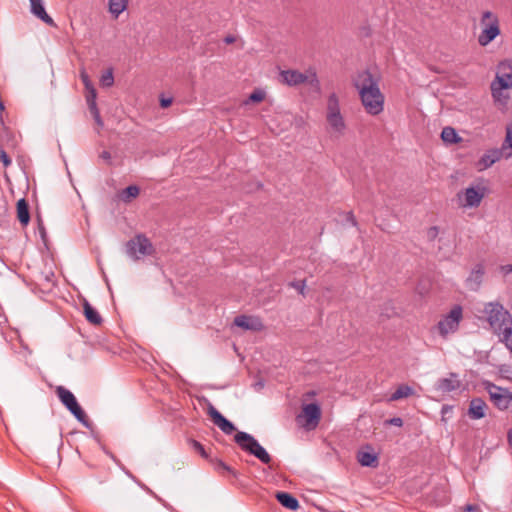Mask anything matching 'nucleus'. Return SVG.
I'll return each mask as SVG.
<instances>
[{
	"label": "nucleus",
	"instance_id": "obj_43",
	"mask_svg": "<svg viewBox=\"0 0 512 512\" xmlns=\"http://www.w3.org/2000/svg\"><path fill=\"white\" fill-rule=\"evenodd\" d=\"M172 104V98H161L160 106L162 108H168Z\"/></svg>",
	"mask_w": 512,
	"mask_h": 512
},
{
	"label": "nucleus",
	"instance_id": "obj_30",
	"mask_svg": "<svg viewBox=\"0 0 512 512\" xmlns=\"http://www.w3.org/2000/svg\"><path fill=\"white\" fill-rule=\"evenodd\" d=\"M127 7V0H109V11L118 17Z\"/></svg>",
	"mask_w": 512,
	"mask_h": 512
},
{
	"label": "nucleus",
	"instance_id": "obj_7",
	"mask_svg": "<svg viewBox=\"0 0 512 512\" xmlns=\"http://www.w3.org/2000/svg\"><path fill=\"white\" fill-rule=\"evenodd\" d=\"M281 82L288 86H297L303 83H308L311 87L320 90V82L315 72H310V75L299 72L298 70L288 69L280 72Z\"/></svg>",
	"mask_w": 512,
	"mask_h": 512
},
{
	"label": "nucleus",
	"instance_id": "obj_47",
	"mask_svg": "<svg viewBox=\"0 0 512 512\" xmlns=\"http://www.w3.org/2000/svg\"><path fill=\"white\" fill-rule=\"evenodd\" d=\"M100 157L106 161H109L111 159V154L109 151H102L100 154Z\"/></svg>",
	"mask_w": 512,
	"mask_h": 512
},
{
	"label": "nucleus",
	"instance_id": "obj_5",
	"mask_svg": "<svg viewBox=\"0 0 512 512\" xmlns=\"http://www.w3.org/2000/svg\"><path fill=\"white\" fill-rule=\"evenodd\" d=\"M234 441L243 451L255 456L262 463L270 464L272 461V458L268 452L252 435L243 431H238L234 435Z\"/></svg>",
	"mask_w": 512,
	"mask_h": 512
},
{
	"label": "nucleus",
	"instance_id": "obj_35",
	"mask_svg": "<svg viewBox=\"0 0 512 512\" xmlns=\"http://www.w3.org/2000/svg\"><path fill=\"white\" fill-rule=\"evenodd\" d=\"M190 443H191L193 449L195 450V452L199 453L203 458H205L207 460L210 459L209 455L205 451L204 446L200 442H198L197 440L191 439Z\"/></svg>",
	"mask_w": 512,
	"mask_h": 512
},
{
	"label": "nucleus",
	"instance_id": "obj_22",
	"mask_svg": "<svg viewBox=\"0 0 512 512\" xmlns=\"http://www.w3.org/2000/svg\"><path fill=\"white\" fill-rule=\"evenodd\" d=\"M277 501L285 508L296 511L299 508V501L288 492H277L275 495Z\"/></svg>",
	"mask_w": 512,
	"mask_h": 512
},
{
	"label": "nucleus",
	"instance_id": "obj_1",
	"mask_svg": "<svg viewBox=\"0 0 512 512\" xmlns=\"http://www.w3.org/2000/svg\"><path fill=\"white\" fill-rule=\"evenodd\" d=\"M380 76L368 70L358 74L355 87L358 89L361 104L367 114L377 116L384 110L385 96L381 92Z\"/></svg>",
	"mask_w": 512,
	"mask_h": 512
},
{
	"label": "nucleus",
	"instance_id": "obj_32",
	"mask_svg": "<svg viewBox=\"0 0 512 512\" xmlns=\"http://www.w3.org/2000/svg\"><path fill=\"white\" fill-rule=\"evenodd\" d=\"M265 99V92L261 89H255L248 97V99L244 102L245 104H248L250 102L252 103H259L262 102Z\"/></svg>",
	"mask_w": 512,
	"mask_h": 512
},
{
	"label": "nucleus",
	"instance_id": "obj_3",
	"mask_svg": "<svg viewBox=\"0 0 512 512\" xmlns=\"http://www.w3.org/2000/svg\"><path fill=\"white\" fill-rule=\"evenodd\" d=\"M480 26L481 32L477 40L482 47H486L501 34L499 17L492 11L482 12Z\"/></svg>",
	"mask_w": 512,
	"mask_h": 512
},
{
	"label": "nucleus",
	"instance_id": "obj_54",
	"mask_svg": "<svg viewBox=\"0 0 512 512\" xmlns=\"http://www.w3.org/2000/svg\"><path fill=\"white\" fill-rule=\"evenodd\" d=\"M348 218H351L352 217V212H348Z\"/></svg>",
	"mask_w": 512,
	"mask_h": 512
},
{
	"label": "nucleus",
	"instance_id": "obj_27",
	"mask_svg": "<svg viewBox=\"0 0 512 512\" xmlns=\"http://www.w3.org/2000/svg\"><path fill=\"white\" fill-rule=\"evenodd\" d=\"M140 194V188L137 185H130L121 190L118 194L119 199L124 203H130L133 199L137 198Z\"/></svg>",
	"mask_w": 512,
	"mask_h": 512
},
{
	"label": "nucleus",
	"instance_id": "obj_37",
	"mask_svg": "<svg viewBox=\"0 0 512 512\" xmlns=\"http://www.w3.org/2000/svg\"><path fill=\"white\" fill-rule=\"evenodd\" d=\"M397 314L395 307H393L391 302H387L384 304V309L382 310V315L390 318Z\"/></svg>",
	"mask_w": 512,
	"mask_h": 512
},
{
	"label": "nucleus",
	"instance_id": "obj_45",
	"mask_svg": "<svg viewBox=\"0 0 512 512\" xmlns=\"http://www.w3.org/2000/svg\"><path fill=\"white\" fill-rule=\"evenodd\" d=\"M81 79L85 87L91 86V81L89 79V76L85 73L81 74Z\"/></svg>",
	"mask_w": 512,
	"mask_h": 512
},
{
	"label": "nucleus",
	"instance_id": "obj_41",
	"mask_svg": "<svg viewBox=\"0 0 512 512\" xmlns=\"http://www.w3.org/2000/svg\"><path fill=\"white\" fill-rule=\"evenodd\" d=\"M0 161L3 163L4 167L10 166L12 163L11 158L2 148H0Z\"/></svg>",
	"mask_w": 512,
	"mask_h": 512
},
{
	"label": "nucleus",
	"instance_id": "obj_4",
	"mask_svg": "<svg viewBox=\"0 0 512 512\" xmlns=\"http://www.w3.org/2000/svg\"><path fill=\"white\" fill-rule=\"evenodd\" d=\"M55 393L61 403L70 411L71 414L86 428L92 429V422L77 402L74 394L64 386H57Z\"/></svg>",
	"mask_w": 512,
	"mask_h": 512
},
{
	"label": "nucleus",
	"instance_id": "obj_38",
	"mask_svg": "<svg viewBox=\"0 0 512 512\" xmlns=\"http://www.w3.org/2000/svg\"><path fill=\"white\" fill-rule=\"evenodd\" d=\"M96 97H97L96 89L94 87H91V90L88 91L87 94H86L87 105L88 106H90V105H97L96 104Z\"/></svg>",
	"mask_w": 512,
	"mask_h": 512
},
{
	"label": "nucleus",
	"instance_id": "obj_49",
	"mask_svg": "<svg viewBox=\"0 0 512 512\" xmlns=\"http://www.w3.org/2000/svg\"><path fill=\"white\" fill-rule=\"evenodd\" d=\"M224 42H225L226 44H232V43H234V42H235V37H234V36H232V35H228V36H226V37L224 38Z\"/></svg>",
	"mask_w": 512,
	"mask_h": 512
},
{
	"label": "nucleus",
	"instance_id": "obj_48",
	"mask_svg": "<svg viewBox=\"0 0 512 512\" xmlns=\"http://www.w3.org/2000/svg\"><path fill=\"white\" fill-rule=\"evenodd\" d=\"M501 270L504 274H509L512 272V264L510 265H504L501 267Z\"/></svg>",
	"mask_w": 512,
	"mask_h": 512
},
{
	"label": "nucleus",
	"instance_id": "obj_52",
	"mask_svg": "<svg viewBox=\"0 0 512 512\" xmlns=\"http://www.w3.org/2000/svg\"><path fill=\"white\" fill-rule=\"evenodd\" d=\"M40 233H41L42 238H44L46 235V232H45V228L43 226H40Z\"/></svg>",
	"mask_w": 512,
	"mask_h": 512
},
{
	"label": "nucleus",
	"instance_id": "obj_15",
	"mask_svg": "<svg viewBox=\"0 0 512 512\" xmlns=\"http://www.w3.org/2000/svg\"><path fill=\"white\" fill-rule=\"evenodd\" d=\"M511 89L510 87H501L500 85H497V84H493L491 83L490 84V90H491V95H492V98H493V101H494V104L496 105V107L505 112L508 110L509 108V102H510V94L509 92H505V90H509Z\"/></svg>",
	"mask_w": 512,
	"mask_h": 512
},
{
	"label": "nucleus",
	"instance_id": "obj_10",
	"mask_svg": "<svg viewBox=\"0 0 512 512\" xmlns=\"http://www.w3.org/2000/svg\"><path fill=\"white\" fill-rule=\"evenodd\" d=\"M321 415L320 406L317 403H309L302 406V413L296 419L307 430H313L319 425Z\"/></svg>",
	"mask_w": 512,
	"mask_h": 512
},
{
	"label": "nucleus",
	"instance_id": "obj_23",
	"mask_svg": "<svg viewBox=\"0 0 512 512\" xmlns=\"http://www.w3.org/2000/svg\"><path fill=\"white\" fill-rule=\"evenodd\" d=\"M413 395H415V390L411 386L407 384H401L387 398V402H395L401 399L409 398Z\"/></svg>",
	"mask_w": 512,
	"mask_h": 512
},
{
	"label": "nucleus",
	"instance_id": "obj_6",
	"mask_svg": "<svg viewBox=\"0 0 512 512\" xmlns=\"http://www.w3.org/2000/svg\"><path fill=\"white\" fill-rule=\"evenodd\" d=\"M488 194V188L482 183L471 185L456 194L458 206L461 208H478Z\"/></svg>",
	"mask_w": 512,
	"mask_h": 512
},
{
	"label": "nucleus",
	"instance_id": "obj_13",
	"mask_svg": "<svg viewBox=\"0 0 512 512\" xmlns=\"http://www.w3.org/2000/svg\"><path fill=\"white\" fill-rule=\"evenodd\" d=\"M501 87L512 88V61L505 59L497 65L496 76L491 82Z\"/></svg>",
	"mask_w": 512,
	"mask_h": 512
},
{
	"label": "nucleus",
	"instance_id": "obj_21",
	"mask_svg": "<svg viewBox=\"0 0 512 512\" xmlns=\"http://www.w3.org/2000/svg\"><path fill=\"white\" fill-rule=\"evenodd\" d=\"M31 3V12L37 16L39 19H41L44 23L55 26V23L53 19L47 14L43 4L42 0H30Z\"/></svg>",
	"mask_w": 512,
	"mask_h": 512
},
{
	"label": "nucleus",
	"instance_id": "obj_42",
	"mask_svg": "<svg viewBox=\"0 0 512 512\" xmlns=\"http://www.w3.org/2000/svg\"><path fill=\"white\" fill-rule=\"evenodd\" d=\"M483 274L484 268L482 265L479 264L473 269L471 277H474L476 280H480Z\"/></svg>",
	"mask_w": 512,
	"mask_h": 512
},
{
	"label": "nucleus",
	"instance_id": "obj_50",
	"mask_svg": "<svg viewBox=\"0 0 512 512\" xmlns=\"http://www.w3.org/2000/svg\"><path fill=\"white\" fill-rule=\"evenodd\" d=\"M507 441L508 444L512 447V429H510L507 433Z\"/></svg>",
	"mask_w": 512,
	"mask_h": 512
},
{
	"label": "nucleus",
	"instance_id": "obj_29",
	"mask_svg": "<svg viewBox=\"0 0 512 512\" xmlns=\"http://www.w3.org/2000/svg\"><path fill=\"white\" fill-rule=\"evenodd\" d=\"M501 148L506 152L505 159L512 158V122L506 126V135Z\"/></svg>",
	"mask_w": 512,
	"mask_h": 512
},
{
	"label": "nucleus",
	"instance_id": "obj_40",
	"mask_svg": "<svg viewBox=\"0 0 512 512\" xmlns=\"http://www.w3.org/2000/svg\"><path fill=\"white\" fill-rule=\"evenodd\" d=\"M385 426H397L402 427L403 426V420L400 417H393L390 419H387L384 421Z\"/></svg>",
	"mask_w": 512,
	"mask_h": 512
},
{
	"label": "nucleus",
	"instance_id": "obj_14",
	"mask_svg": "<svg viewBox=\"0 0 512 512\" xmlns=\"http://www.w3.org/2000/svg\"><path fill=\"white\" fill-rule=\"evenodd\" d=\"M207 413L212 422L225 434L230 435L236 431L235 425L225 418L211 403L208 404Z\"/></svg>",
	"mask_w": 512,
	"mask_h": 512
},
{
	"label": "nucleus",
	"instance_id": "obj_31",
	"mask_svg": "<svg viewBox=\"0 0 512 512\" xmlns=\"http://www.w3.org/2000/svg\"><path fill=\"white\" fill-rule=\"evenodd\" d=\"M500 340L512 353V324L506 330L498 334Z\"/></svg>",
	"mask_w": 512,
	"mask_h": 512
},
{
	"label": "nucleus",
	"instance_id": "obj_39",
	"mask_svg": "<svg viewBox=\"0 0 512 512\" xmlns=\"http://www.w3.org/2000/svg\"><path fill=\"white\" fill-rule=\"evenodd\" d=\"M426 235H427V238L429 241H434L439 235V227L432 226V227L428 228Z\"/></svg>",
	"mask_w": 512,
	"mask_h": 512
},
{
	"label": "nucleus",
	"instance_id": "obj_16",
	"mask_svg": "<svg viewBox=\"0 0 512 512\" xmlns=\"http://www.w3.org/2000/svg\"><path fill=\"white\" fill-rule=\"evenodd\" d=\"M356 458L363 467L376 468L379 465V455L371 445L361 447L357 452Z\"/></svg>",
	"mask_w": 512,
	"mask_h": 512
},
{
	"label": "nucleus",
	"instance_id": "obj_25",
	"mask_svg": "<svg viewBox=\"0 0 512 512\" xmlns=\"http://www.w3.org/2000/svg\"><path fill=\"white\" fill-rule=\"evenodd\" d=\"M17 219L26 226L30 221L29 204L25 199L18 200L16 204Z\"/></svg>",
	"mask_w": 512,
	"mask_h": 512
},
{
	"label": "nucleus",
	"instance_id": "obj_26",
	"mask_svg": "<svg viewBox=\"0 0 512 512\" xmlns=\"http://www.w3.org/2000/svg\"><path fill=\"white\" fill-rule=\"evenodd\" d=\"M83 309H84V315L87 319V321L93 325H100L103 322L102 317L97 312L96 309H94L90 303L84 299L83 302Z\"/></svg>",
	"mask_w": 512,
	"mask_h": 512
},
{
	"label": "nucleus",
	"instance_id": "obj_2",
	"mask_svg": "<svg viewBox=\"0 0 512 512\" xmlns=\"http://www.w3.org/2000/svg\"><path fill=\"white\" fill-rule=\"evenodd\" d=\"M483 314L490 328L498 335L512 325V316L499 302H488L484 305Z\"/></svg>",
	"mask_w": 512,
	"mask_h": 512
},
{
	"label": "nucleus",
	"instance_id": "obj_53",
	"mask_svg": "<svg viewBox=\"0 0 512 512\" xmlns=\"http://www.w3.org/2000/svg\"><path fill=\"white\" fill-rule=\"evenodd\" d=\"M91 87H94L92 83H91V86L85 87V89L87 90V92L91 90Z\"/></svg>",
	"mask_w": 512,
	"mask_h": 512
},
{
	"label": "nucleus",
	"instance_id": "obj_24",
	"mask_svg": "<svg viewBox=\"0 0 512 512\" xmlns=\"http://www.w3.org/2000/svg\"><path fill=\"white\" fill-rule=\"evenodd\" d=\"M209 462L214 466V470L221 476L230 475L235 479L238 478V472L235 471L232 467L228 466L222 460L217 458H211L209 459Z\"/></svg>",
	"mask_w": 512,
	"mask_h": 512
},
{
	"label": "nucleus",
	"instance_id": "obj_17",
	"mask_svg": "<svg viewBox=\"0 0 512 512\" xmlns=\"http://www.w3.org/2000/svg\"><path fill=\"white\" fill-rule=\"evenodd\" d=\"M505 154L506 152L502 148H493L487 150L476 164L478 171L488 169L500 159L505 158Z\"/></svg>",
	"mask_w": 512,
	"mask_h": 512
},
{
	"label": "nucleus",
	"instance_id": "obj_33",
	"mask_svg": "<svg viewBox=\"0 0 512 512\" xmlns=\"http://www.w3.org/2000/svg\"><path fill=\"white\" fill-rule=\"evenodd\" d=\"M100 83L103 87H111L114 84V76L111 69L101 76Z\"/></svg>",
	"mask_w": 512,
	"mask_h": 512
},
{
	"label": "nucleus",
	"instance_id": "obj_18",
	"mask_svg": "<svg viewBox=\"0 0 512 512\" xmlns=\"http://www.w3.org/2000/svg\"><path fill=\"white\" fill-rule=\"evenodd\" d=\"M234 325L244 330L259 332L264 329V324L259 317L240 315L235 317Z\"/></svg>",
	"mask_w": 512,
	"mask_h": 512
},
{
	"label": "nucleus",
	"instance_id": "obj_11",
	"mask_svg": "<svg viewBox=\"0 0 512 512\" xmlns=\"http://www.w3.org/2000/svg\"><path fill=\"white\" fill-rule=\"evenodd\" d=\"M493 404L500 410H506L512 403V391L489 383L486 387Z\"/></svg>",
	"mask_w": 512,
	"mask_h": 512
},
{
	"label": "nucleus",
	"instance_id": "obj_12",
	"mask_svg": "<svg viewBox=\"0 0 512 512\" xmlns=\"http://www.w3.org/2000/svg\"><path fill=\"white\" fill-rule=\"evenodd\" d=\"M327 121L335 131L344 128V121L340 114L339 101L335 93L331 94L327 103Z\"/></svg>",
	"mask_w": 512,
	"mask_h": 512
},
{
	"label": "nucleus",
	"instance_id": "obj_36",
	"mask_svg": "<svg viewBox=\"0 0 512 512\" xmlns=\"http://www.w3.org/2000/svg\"><path fill=\"white\" fill-rule=\"evenodd\" d=\"M289 286L298 291L301 295L305 296L306 281L296 280L289 283Z\"/></svg>",
	"mask_w": 512,
	"mask_h": 512
},
{
	"label": "nucleus",
	"instance_id": "obj_28",
	"mask_svg": "<svg viewBox=\"0 0 512 512\" xmlns=\"http://www.w3.org/2000/svg\"><path fill=\"white\" fill-rule=\"evenodd\" d=\"M441 139L446 144H456L462 141V138L458 136L456 130L453 127H444L441 132Z\"/></svg>",
	"mask_w": 512,
	"mask_h": 512
},
{
	"label": "nucleus",
	"instance_id": "obj_46",
	"mask_svg": "<svg viewBox=\"0 0 512 512\" xmlns=\"http://www.w3.org/2000/svg\"><path fill=\"white\" fill-rule=\"evenodd\" d=\"M464 511L465 512H476L478 511V506L476 505H472V504H468L464 507Z\"/></svg>",
	"mask_w": 512,
	"mask_h": 512
},
{
	"label": "nucleus",
	"instance_id": "obj_8",
	"mask_svg": "<svg viewBox=\"0 0 512 512\" xmlns=\"http://www.w3.org/2000/svg\"><path fill=\"white\" fill-rule=\"evenodd\" d=\"M126 252L134 260H139L141 256L153 254L154 248L144 234H137L126 243Z\"/></svg>",
	"mask_w": 512,
	"mask_h": 512
},
{
	"label": "nucleus",
	"instance_id": "obj_9",
	"mask_svg": "<svg viewBox=\"0 0 512 512\" xmlns=\"http://www.w3.org/2000/svg\"><path fill=\"white\" fill-rule=\"evenodd\" d=\"M462 319L463 309L460 305H455L450 312L438 322L437 328L439 334L445 338L448 334L456 332Z\"/></svg>",
	"mask_w": 512,
	"mask_h": 512
},
{
	"label": "nucleus",
	"instance_id": "obj_19",
	"mask_svg": "<svg viewBox=\"0 0 512 512\" xmlns=\"http://www.w3.org/2000/svg\"><path fill=\"white\" fill-rule=\"evenodd\" d=\"M461 381L458 379L457 374L450 373L448 377L440 378L436 384L435 389L441 393H450L460 388Z\"/></svg>",
	"mask_w": 512,
	"mask_h": 512
},
{
	"label": "nucleus",
	"instance_id": "obj_20",
	"mask_svg": "<svg viewBox=\"0 0 512 512\" xmlns=\"http://www.w3.org/2000/svg\"><path fill=\"white\" fill-rule=\"evenodd\" d=\"M488 406L481 398H474L470 401L468 415L471 419H481L485 417Z\"/></svg>",
	"mask_w": 512,
	"mask_h": 512
},
{
	"label": "nucleus",
	"instance_id": "obj_51",
	"mask_svg": "<svg viewBox=\"0 0 512 512\" xmlns=\"http://www.w3.org/2000/svg\"><path fill=\"white\" fill-rule=\"evenodd\" d=\"M4 110V104L3 102L0 100V121L3 122L2 120V111Z\"/></svg>",
	"mask_w": 512,
	"mask_h": 512
},
{
	"label": "nucleus",
	"instance_id": "obj_44",
	"mask_svg": "<svg viewBox=\"0 0 512 512\" xmlns=\"http://www.w3.org/2000/svg\"><path fill=\"white\" fill-rule=\"evenodd\" d=\"M315 396H316V391L310 390V391H307V392H305L303 394V399L304 400H310V399H312Z\"/></svg>",
	"mask_w": 512,
	"mask_h": 512
},
{
	"label": "nucleus",
	"instance_id": "obj_34",
	"mask_svg": "<svg viewBox=\"0 0 512 512\" xmlns=\"http://www.w3.org/2000/svg\"><path fill=\"white\" fill-rule=\"evenodd\" d=\"M88 108H89V111L92 114V116H93L97 126L99 128H102L104 123H103V120H102V118L100 116V112H99V109H98L97 105H90V106H88Z\"/></svg>",
	"mask_w": 512,
	"mask_h": 512
}]
</instances>
